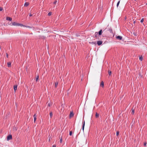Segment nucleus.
Segmentation results:
<instances>
[{
  "label": "nucleus",
  "instance_id": "nucleus-6",
  "mask_svg": "<svg viewBox=\"0 0 147 147\" xmlns=\"http://www.w3.org/2000/svg\"><path fill=\"white\" fill-rule=\"evenodd\" d=\"M6 20L11 21L12 20V18L9 17H7L6 18Z\"/></svg>",
  "mask_w": 147,
  "mask_h": 147
},
{
  "label": "nucleus",
  "instance_id": "nucleus-21",
  "mask_svg": "<svg viewBox=\"0 0 147 147\" xmlns=\"http://www.w3.org/2000/svg\"><path fill=\"white\" fill-rule=\"evenodd\" d=\"M139 59L141 61H142V60L143 59L142 57V56L140 57H139Z\"/></svg>",
  "mask_w": 147,
  "mask_h": 147
},
{
  "label": "nucleus",
  "instance_id": "nucleus-13",
  "mask_svg": "<svg viewBox=\"0 0 147 147\" xmlns=\"http://www.w3.org/2000/svg\"><path fill=\"white\" fill-rule=\"evenodd\" d=\"M18 26H23L24 27L25 26L24 25H23L22 24L19 23Z\"/></svg>",
  "mask_w": 147,
  "mask_h": 147
},
{
  "label": "nucleus",
  "instance_id": "nucleus-36",
  "mask_svg": "<svg viewBox=\"0 0 147 147\" xmlns=\"http://www.w3.org/2000/svg\"><path fill=\"white\" fill-rule=\"evenodd\" d=\"M32 16V15L31 14H30L29 15V16L30 17Z\"/></svg>",
  "mask_w": 147,
  "mask_h": 147
},
{
  "label": "nucleus",
  "instance_id": "nucleus-14",
  "mask_svg": "<svg viewBox=\"0 0 147 147\" xmlns=\"http://www.w3.org/2000/svg\"><path fill=\"white\" fill-rule=\"evenodd\" d=\"M99 114L98 113H96L95 116L97 118H98L99 117Z\"/></svg>",
  "mask_w": 147,
  "mask_h": 147
},
{
  "label": "nucleus",
  "instance_id": "nucleus-19",
  "mask_svg": "<svg viewBox=\"0 0 147 147\" xmlns=\"http://www.w3.org/2000/svg\"><path fill=\"white\" fill-rule=\"evenodd\" d=\"M58 82H56L55 83V87H57V86L58 85Z\"/></svg>",
  "mask_w": 147,
  "mask_h": 147
},
{
  "label": "nucleus",
  "instance_id": "nucleus-34",
  "mask_svg": "<svg viewBox=\"0 0 147 147\" xmlns=\"http://www.w3.org/2000/svg\"><path fill=\"white\" fill-rule=\"evenodd\" d=\"M6 57L8 58V55L7 54H6Z\"/></svg>",
  "mask_w": 147,
  "mask_h": 147
},
{
  "label": "nucleus",
  "instance_id": "nucleus-27",
  "mask_svg": "<svg viewBox=\"0 0 147 147\" xmlns=\"http://www.w3.org/2000/svg\"><path fill=\"white\" fill-rule=\"evenodd\" d=\"M51 15V12H49V13H48V15L49 16H50Z\"/></svg>",
  "mask_w": 147,
  "mask_h": 147
},
{
  "label": "nucleus",
  "instance_id": "nucleus-11",
  "mask_svg": "<svg viewBox=\"0 0 147 147\" xmlns=\"http://www.w3.org/2000/svg\"><path fill=\"white\" fill-rule=\"evenodd\" d=\"M34 121L35 122L36 119V114H34Z\"/></svg>",
  "mask_w": 147,
  "mask_h": 147
},
{
  "label": "nucleus",
  "instance_id": "nucleus-40",
  "mask_svg": "<svg viewBox=\"0 0 147 147\" xmlns=\"http://www.w3.org/2000/svg\"><path fill=\"white\" fill-rule=\"evenodd\" d=\"M146 5H147V3H146Z\"/></svg>",
  "mask_w": 147,
  "mask_h": 147
},
{
  "label": "nucleus",
  "instance_id": "nucleus-41",
  "mask_svg": "<svg viewBox=\"0 0 147 147\" xmlns=\"http://www.w3.org/2000/svg\"><path fill=\"white\" fill-rule=\"evenodd\" d=\"M135 1H136V0H135Z\"/></svg>",
  "mask_w": 147,
  "mask_h": 147
},
{
  "label": "nucleus",
  "instance_id": "nucleus-18",
  "mask_svg": "<svg viewBox=\"0 0 147 147\" xmlns=\"http://www.w3.org/2000/svg\"><path fill=\"white\" fill-rule=\"evenodd\" d=\"M102 33V30H101L99 31L98 32V34L99 35H101Z\"/></svg>",
  "mask_w": 147,
  "mask_h": 147
},
{
  "label": "nucleus",
  "instance_id": "nucleus-33",
  "mask_svg": "<svg viewBox=\"0 0 147 147\" xmlns=\"http://www.w3.org/2000/svg\"><path fill=\"white\" fill-rule=\"evenodd\" d=\"M2 10V8L0 7V11H1Z\"/></svg>",
  "mask_w": 147,
  "mask_h": 147
},
{
  "label": "nucleus",
  "instance_id": "nucleus-38",
  "mask_svg": "<svg viewBox=\"0 0 147 147\" xmlns=\"http://www.w3.org/2000/svg\"><path fill=\"white\" fill-rule=\"evenodd\" d=\"M92 44H93V42H92V43H91Z\"/></svg>",
  "mask_w": 147,
  "mask_h": 147
},
{
  "label": "nucleus",
  "instance_id": "nucleus-37",
  "mask_svg": "<svg viewBox=\"0 0 147 147\" xmlns=\"http://www.w3.org/2000/svg\"><path fill=\"white\" fill-rule=\"evenodd\" d=\"M48 106H49V107L50 106V104L49 103L48 104Z\"/></svg>",
  "mask_w": 147,
  "mask_h": 147
},
{
  "label": "nucleus",
  "instance_id": "nucleus-1",
  "mask_svg": "<svg viewBox=\"0 0 147 147\" xmlns=\"http://www.w3.org/2000/svg\"><path fill=\"white\" fill-rule=\"evenodd\" d=\"M9 25L10 26H18L19 23L16 22H13L12 23H10Z\"/></svg>",
  "mask_w": 147,
  "mask_h": 147
},
{
  "label": "nucleus",
  "instance_id": "nucleus-2",
  "mask_svg": "<svg viewBox=\"0 0 147 147\" xmlns=\"http://www.w3.org/2000/svg\"><path fill=\"white\" fill-rule=\"evenodd\" d=\"M12 139V135H10L8 136L7 137V140H11Z\"/></svg>",
  "mask_w": 147,
  "mask_h": 147
},
{
  "label": "nucleus",
  "instance_id": "nucleus-8",
  "mask_svg": "<svg viewBox=\"0 0 147 147\" xmlns=\"http://www.w3.org/2000/svg\"><path fill=\"white\" fill-rule=\"evenodd\" d=\"M85 125V121H84L83 123V125H82V129L83 131H84V129Z\"/></svg>",
  "mask_w": 147,
  "mask_h": 147
},
{
  "label": "nucleus",
  "instance_id": "nucleus-12",
  "mask_svg": "<svg viewBox=\"0 0 147 147\" xmlns=\"http://www.w3.org/2000/svg\"><path fill=\"white\" fill-rule=\"evenodd\" d=\"M29 3L28 2H26L24 4V6L27 7L29 5Z\"/></svg>",
  "mask_w": 147,
  "mask_h": 147
},
{
  "label": "nucleus",
  "instance_id": "nucleus-39",
  "mask_svg": "<svg viewBox=\"0 0 147 147\" xmlns=\"http://www.w3.org/2000/svg\"><path fill=\"white\" fill-rule=\"evenodd\" d=\"M134 23H135V22H134Z\"/></svg>",
  "mask_w": 147,
  "mask_h": 147
},
{
  "label": "nucleus",
  "instance_id": "nucleus-4",
  "mask_svg": "<svg viewBox=\"0 0 147 147\" xmlns=\"http://www.w3.org/2000/svg\"><path fill=\"white\" fill-rule=\"evenodd\" d=\"M122 38V36H117L116 37L117 39L119 40H121Z\"/></svg>",
  "mask_w": 147,
  "mask_h": 147
},
{
  "label": "nucleus",
  "instance_id": "nucleus-16",
  "mask_svg": "<svg viewBox=\"0 0 147 147\" xmlns=\"http://www.w3.org/2000/svg\"><path fill=\"white\" fill-rule=\"evenodd\" d=\"M24 27H26V28H32V27L30 26H25H25Z\"/></svg>",
  "mask_w": 147,
  "mask_h": 147
},
{
  "label": "nucleus",
  "instance_id": "nucleus-20",
  "mask_svg": "<svg viewBox=\"0 0 147 147\" xmlns=\"http://www.w3.org/2000/svg\"><path fill=\"white\" fill-rule=\"evenodd\" d=\"M109 76H111L112 74V72L111 71H109Z\"/></svg>",
  "mask_w": 147,
  "mask_h": 147
},
{
  "label": "nucleus",
  "instance_id": "nucleus-7",
  "mask_svg": "<svg viewBox=\"0 0 147 147\" xmlns=\"http://www.w3.org/2000/svg\"><path fill=\"white\" fill-rule=\"evenodd\" d=\"M104 82L103 81H102L101 82V84H100V86L101 87H102V88H103L104 87Z\"/></svg>",
  "mask_w": 147,
  "mask_h": 147
},
{
  "label": "nucleus",
  "instance_id": "nucleus-32",
  "mask_svg": "<svg viewBox=\"0 0 147 147\" xmlns=\"http://www.w3.org/2000/svg\"><path fill=\"white\" fill-rule=\"evenodd\" d=\"M57 1H55L54 2V4H55L57 3Z\"/></svg>",
  "mask_w": 147,
  "mask_h": 147
},
{
  "label": "nucleus",
  "instance_id": "nucleus-5",
  "mask_svg": "<svg viewBox=\"0 0 147 147\" xmlns=\"http://www.w3.org/2000/svg\"><path fill=\"white\" fill-rule=\"evenodd\" d=\"M97 44L99 45H101L102 43V42L101 41H98L97 42Z\"/></svg>",
  "mask_w": 147,
  "mask_h": 147
},
{
  "label": "nucleus",
  "instance_id": "nucleus-25",
  "mask_svg": "<svg viewBox=\"0 0 147 147\" xmlns=\"http://www.w3.org/2000/svg\"><path fill=\"white\" fill-rule=\"evenodd\" d=\"M119 134V132L118 131L117 132L116 135L117 136H118Z\"/></svg>",
  "mask_w": 147,
  "mask_h": 147
},
{
  "label": "nucleus",
  "instance_id": "nucleus-17",
  "mask_svg": "<svg viewBox=\"0 0 147 147\" xmlns=\"http://www.w3.org/2000/svg\"><path fill=\"white\" fill-rule=\"evenodd\" d=\"M109 31L111 33H113V30H112L111 28H110L109 29Z\"/></svg>",
  "mask_w": 147,
  "mask_h": 147
},
{
  "label": "nucleus",
  "instance_id": "nucleus-10",
  "mask_svg": "<svg viewBox=\"0 0 147 147\" xmlns=\"http://www.w3.org/2000/svg\"><path fill=\"white\" fill-rule=\"evenodd\" d=\"M7 66L8 67H10L11 66V63L10 62H9L7 63Z\"/></svg>",
  "mask_w": 147,
  "mask_h": 147
},
{
  "label": "nucleus",
  "instance_id": "nucleus-24",
  "mask_svg": "<svg viewBox=\"0 0 147 147\" xmlns=\"http://www.w3.org/2000/svg\"><path fill=\"white\" fill-rule=\"evenodd\" d=\"M146 142H145L144 143V146H146Z\"/></svg>",
  "mask_w": 147,
  "mask_h": 147
},
{
  "label": "nucleus",
  "instance_id": "nucleus-28",
  "mask_svg": "<svg viewBox=\"0 0 147 147\" xmlns=\"http://www.w3.org/2000/svg\"><path fill=\"white\" fill-rule=\"evenodd\" d=\"M72 132L71 131H70L69 132V135L70 136H71L72 135Z\"/></svg>",
  "mask_w": 147,
  "mask_h": 147
},
{
  "label": "nucleus",
  "instance_id": "nucleus-35",
  "mask_svg": "<svg viewBox=\"0 0 147 147\" xmlns=\"http://www.w3.org/2000/svg\"><path fill=\"white\" fill-rule=\"evenodd\" d=\"M56 147V145H54L52 147Z\"/></svg>",
  "mask_w": 147,
  "mask_h": 147
},
{
  "label": "nucleus",
  "instance_id": "nucleus-23",
  "mask_svg": "<svg viewBox=\"0 0 147 147\" xmlns=\"http://www.w3.org/2000/svg\"><path fill=\"white\" fill-rule=\"evenodd\" d=\"M38 78H39V77H38V76H37V77H36V81H37L38 80Z\"/></svg>",
  "mask_w": 147,
  "mask_h": 147
},
{
  "label": "nucleus",
  "instance_id": "nucleus-29",
  "mask_svg": "<svg viewBox=\"0 0 147 147\" xmlns=\"http://www.w3.org/2000/svg\"><path fill=\"white\" fill-rule=\"evenodd\" d=\"M144 21V19L143 18L140 21V22L141 23H142Z\"/></svg>",
  "mask_w": 147,
  "mask_h": 147
},
{
  "label": "nucleus",
  "instance_id": "nucleus-9",
  "mask_svg": "<svg viewBox=\"0 0 147 147\" xmlns=\"http://www.w3.org/2000/svg\"><path fill=\"white\" fill-rule=\"evenodd\" d=\"M17 86L16 85H14L13 86V89L15 91L17 90Z\"/></svg>",
  "mask_w": 147,
  "mask_h": 147
},
{
  "label": "nucleus",
  "instance_id": "nucleus-30",
  "mask_svg": "<svg viewBox=\"0 0 147 147\" xmlns=\"http://www.w3.org/2000/svg\"><path fill=\"white\" fill-rule=\"evenodd\" d=\"M62 138H61L60 139V142L61 143H62Z\"/></svg>",
  "mask_w": 147,
  "mask_h": 147
},
{
  "label": "nucleus",
  "instance_id": "nucleus-31",
  "mask_svg": "<svg viewBox=\"0 0 147 147\" xmlns=\"http://www.w3.org/2000/svg\"><path fill=\"white\" fill-rule=\"evenodd\" d=\"M95 36L98 35V32H96L95 33Z\"/></svg>",
  "mask_w": 147,
  "mask_h": 147
},
{
  "label": "nucleus",
  "instance_id": "nucleus-3",
  "mask_svg": "<svg viewBox=\"0 0 147 147\" xmlns=\"http://www.w3.org/2000/svg\"><path fill=\"white\" fill-rule=\"evenodd\" d=\"M74 116V114L72 111L71 112L69 115V117L71 118L73 117Z\"/></svg>",
  "mask_w": 147,
  "mask_h": 147
},
{
  "label": "nucleus",
  "instance_id": "nucleus-22",
  "mask_svg": "<svg viewBox=\"0 0 147 147\" xmlns=\"http://www.w3.org/2000/svg\"><path fill=\"white\" fill-rule=\"evenodd\" d=\"M134 110H133V109H132V111H131V113L132 114H134Z\"/></svg>",
  "mask_w": 147,
  "mask_h": 147
},
{
  "label": "nucleus",
  "instance_id": "nucleus-15",
  "mask_svg": "<svg viewBox=\"0 0 147 147\" xmlns=\"http://www.w3.org/2000/svg\"><path fill=\"white\" fill-rule=\"evenodd\" d=\"M49 115H50V117L51 118H52V116H53V113L51 112H50Z\"/></svg>",
  "mask_w": 147,
  "mask_h": 147
},
{
  "label": "nucleus",
  "instance_id": "nucleus-26",
  "mask_svg": "<svg viewBox=\"0 0 147 147\" xmlns=\"http://www.w3.org/2000/svg\"><path fill=\"white\" fill-rule=\"evenodd\" d=\"M120 3V1H119L117 4V7H118Z\"/></svg>",
  "mask_w": 147,
  "mask_h": 147
}]
</instances>
